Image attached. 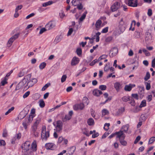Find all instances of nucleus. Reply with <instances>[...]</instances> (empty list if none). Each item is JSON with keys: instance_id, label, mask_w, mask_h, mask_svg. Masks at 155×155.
Returning <instances> with one entry per match:
<instances>
[{"instance_id": "f257e3e1", "label": "nucleus", "mask_w": 155, "mask_h": 155, "mask_svg": "<svg viewBox=\"0 0 155 155\" xmlns=\"http://www.w3.org/2000/svg\"><path fill=\"white\" fill-rule=\"evenodd\" d=\"M129 127V125L128 124L124 125L120 131L112 134L110 136H122L124 134V133L127 132Z\"/></svg>"}, {"instance_id": "f03ea898", "label": "nucleus", "mask_w": 155, "mask_h": 155, "mask_svg": "<svg viewBox=\"0 0 155 155\" xmlns=\"http://www.w3.org/2000/svg\"><path fill=\"white\" fill-rule=\"evenodd\" d=\"M128 24V21L127 20L124 21L122 18L119 22L118 25L119 29L121 33H123L125 30L126 27Z\"/></svg>"}, {"instance_id": "7ed1b4c3", "label": "nucleus", "mask_w": 155, "mask_h": 155, "mask_svg": "<svg viewBox=\"0 0 155 155\" xmlns=\"http://www.w3.org/2000/svg\"><path fill=\"white\" fill-rule=\"evenodd\" d=\"M22 152H25V154L27 155L28 154V151H31V143L29 141H26L25 143L21 146Z\"/></svg>"}, {"instance_id": "20e7f679", "label": "nucleus", "mask_w": 155, "mask_h": 155, "mask_svg": "<svg viewBox=\"0 0 155 155\" xmlns=\"http://www.w3.org/2000/svg\"><path fill=\"white\" fill-rule=\"evenodd\" d=\"M20 35L19 33H17L15 34L14 35L12 36L8 41L7 43V46L8 47H10L12 45L13 42L16 39H17Z\"/></svg>"}, {"instance_id": "39448f33", "label": "nucleus", "mask_w": 155, "mask_h": 155, "mask_svg": "<svg viewBox=\"0 0 155 155\" xmlns=\"http://www.w3.org/2000/svg\"><path fill=\"white\" fill-rule=\"evenodd\" d=\"M84 107V106L83 103H80V104H77L73 106V108L75 110H82Z\"/></svg>"}, {"instance_id": "423d86ee", "label": "nucleus", "mask_w": 155, "mask_h": 155, "mask_svg": "<svg viewBox=\"0 0 155 155\" xmlns=\"http://www.w3.org/2000/svg\"><path fill=\"white\" fill-rule=\"evenodd\" d=\"M137 0H128L126 3L130 6L136 7L137 6Z\"/></svg>"}, {"instance_id": "0eeeda50", "label": "nucleus", "mask_w": 155, "mask_h": 155, "mask_svg": "<svg viewBox=\"0 0 155 155\" xmlns=\"http://www.w3.org/2000/svg\"><path fill=\"white\" fill-rule=\"evenodd\" d=\"M120 3L118 2H115L111 7L112 11L113 12L117 11L120 7Z\"/></svg>"}, {"instance_id": "6e6552de", "label": "nucleus", "mask_w": 155, "mask_h": 155, "mask_svg": "<svg viewBox=\"0 0 155 155\" xmlns=\"http://www.w3.org/2000/svg\"><path fill=\"white\" fill-rule=\"evenodd\" d=\"M39 123L40 120H36L31 127L32 131L34 133V136H36L37 135V134H35L37 129L38 126L39 124Z\"/></svg>"}, {"instance_id": "1a4fd4ad", "label": "nucleus", "mask_w": 155, "mask_h": 155, "mask_svg": "<svg viewBox=\"0 0 155 155\" xmlns=\"http://www.w3.org/2000/svg\"><path fill=\"white\" fill-rule=\"evenodd\" d=\"M136 86L135 84H129L128 85H126L124 87V90L126 91H130L132 88L135 87Z\"/></svg>"}, {"instance_id": "9d476101", "label": "nucleus", "mask_w": 155, "mask_h": 155, "mask_svg": "<svg viewBox=\"0 0 155 155\" xmlns=\"http://www.w3.org/2000/svg\"><path fill=\"white\" fill-rule=\"evenodd\" d=\"M84 134L86 136H89V134L92 135V136L99 135L98 133L96 132L95 130H94L93 131H90L89 134L88 131H86L85 132H84Z\"/></svg>"}, {"instance_id": "9b49d317", "label": "nucleus", "mask_w": 155, "mask_h": 155, "mask_svg": "<svg viewBox=\"0 0 155 155\" xmlns=\"http://www.w3.org/2000/svg\"><path fill=\"white\" fill-rule=\"evenodd\" d=\"M79 58L75 56L72 59L71 64L72 66H75L79 63Z\"/></svg>"}, {"instance_id": "f8f14e48", "label": "nucleus", "mask_w": 155, "mask_h": 155, "mask_svg": "<svg viewBox=\"0 0 155 155\" xmlns=\"http://www.w3.org/2000/svg\"><path fill=\"white\" fill-rule=\"evenodd\" d=\"M102 21L100 19H98L96 21L95 24V27L96 30H98L103 27V26L102 25Z\"/></svg>"}, {"instance_id": "ddd939ff", "label": "nucleus", "mask_w": 155, "mask_h": 155, "mask_svg": "<svg viewBox=\"0 0 155 155\" xmlns=\"http://www.w3.org/2000/svg\"><path fill=\"white\" fill-rule=\"evenodd\" d=\"M45 147L47 150H54L55 147V145L51 143H48L45 144Z\"/></svg>"}, {"instance_id": "4468645a", "label": "nucleus", "mask_w": 155, "mask_h": 155, "mask_svg": "<svg viewBox=\"0 0 155 155\" xmlns=\"http://www.w3.org/2000/svg\"><path fill=\"white\" fill-rule=\"evenodd\" d=\"M49 131L48 130H46L45 126L43 127L41 131V136H49Z\"/></svg>"}, {"instance_id": "2eb2a0df", "label": "nucleus", "mask_w": 155, "mask_h": 155, "mask_svg": "<svg viewBox=\"0 0 155 155\" xmlns=\"http://www.w3.org/2000/svg\"><path fill=\"white\" fill-rule=\"evenodd\" d=\"M57 126L56 129L58 131H59L61 130L62 128L63 124L62 121L61 120H58L57 122Z\"/></svg>"}, {"instance_id": "dca6fc26", "label": "nucleus", "mask_w": 155, "mask_h": 155, "mask_svg": "<svg viewBox=\"0 0 155 155\" xmlns=\"http://www.w3.org/2000/svg\"><path fill=\"white\" fill-rule=\"evenodd\" d=\"M118 52L117 48L116 47L113 48L112 49L110 53V56L113 57L115 56L117 54Z\"/></svg>"}, {"instance_id": "f3484780", "label": "nucleus", "mask_w": 155, "mask_h": 155, "mask_svg": "<svg viewBox=\"0 0 155 155\" xmlns=\"http://www.w3.org/2000/svg\"><path fill=\"white\" fill-rule=\"evenodd\" d=\"M55 26L52 21H50L45 25V28L47 30H49L53 28Z\"/></svg>"}, {"instance_id": "a211bd4d", "label": "nucleus", "mask_w": 155, "mask_h": 155, "mask_svg": "<svg viewBox=\"0 0 155 155\" xmlns=\"http://www.w3.org/2000/svg\"><path fill=\"white\" fill-rule=\"evenodd\" d=\"M125 136H117V138L119 139L121 144L124 146H125L127 144V142L124 139Z\"/></svg>"}, {"instance_id": "6ab92c4d", "label": "nucleus", "mask_w": 155, "mask_h": 155, "mask_svg": "<svg viewBox=\"0 0 155 155\" xmlns=\"http://www.w3.org/2000/svg\"><path fill=\"white\" fill-rule=\"evenodd\" d=\"M102 94L103 92L97 89H94L93 91V94L96 96H99Z\"/></svg>"}, {"instance_id": "aec40b11", "label": "nucleus", "mask_w": 155, "mask_h": 155, "mask_svg": "<svg viewBox=\"0 0 155 155\" xmlns=\"http://www.w3.org/2000/svg\"><path fill=\"white\" fill-rule=\"evenodd\" d=\"M37 82V80L36 78H33L29 81L28 83V85L29 87H32Z\"/></svg>"}, {"instance_id": "412c9836", "label": "nucleus", "mask_w": 155, "mask_h": 155, "mask_svg": "<svg viewBox=\"0 0 155 155\" xmlns=\"http://www.w3.org/2000/svg\"><path fill=\"white\" fill-rule=\"evenodd\" d=\"M121 84L119 82H116L114 84V87L117 92H118L120 89Z\"/></svg>"}, {"instance_id": "4be33fe9", "label": "nucleus", "mask_w": 155, "mask_h": 155, "mask_svg": "<svg viewBox=\"0 0 155 155\" xmlns=\"http://www.w3.org/2000/svg\"><path fill=\"white\" fill-rule=\"evenodd\" d=\"M136 24V21L134 20H133L130 25V26L129 28V30H131L132 31H134L135 29L134 26Z\"/></svg>"}, {"instance_id": "5701e85b", "label": "nucleus", "mask_w": 155, "mask_h": 155, "mask_svg": "<svg viewBox=\"0 0 155 155\" xmlns=\"http://www.w3.org/2000/svg\"><path fill=\"white\" fill-rule=\"evenodd\" d=\"M26 116V114L23 111L21 112L19 114L17 118L18 119L22 120Z\"/></svg>"}, {"instance_id": "b1692460", "label": "nucleus", "mask_w": 155, "mask_h": 155, "mask_svg": "<svg viewBox=\"0 0 155 155\" xmlns=\"http://www.w3.org/2000/svg\"><path fill=\"white\" fill-rule=\"evenodd\" d=\"M26 68H23L20 71L18 74V77H21L23 76L25 74L26 72Z\"/></svg>"}, {"instance_id": "393cba45", "label": "nucleus", "mask_w": 155, "mask_h": 155, "mask_svg": "<svg viewBox=\"0 0 155 155\" xmlns=\"http://www.w3.org/2000/svg\"><path fill=\"white\" fill-rule=\"evenodd\" d=\"M37 150V145L35 143L33 142L31 147V151L30 153L36 151Z\"/></svg>"}, {"instance_id": "a878e982", "label": "nucleus", "mask_w": 155, "mask_h": 155, "mask_svg": "<svg viewBox=\"0 0 155 155\" xmlns=\"http://www.w3.org/2000/svg\"><path fill=\"white\" fill-rule=\"evenodd\" d=\"M7 80L8 79L6 77L2 78L1 79V85L3 86L7 84L8 83Z\"/></svg>"}, {"instance_id": "bb28decb", "label": "nucleus", "mask_w": 155, "mask_h": 155, "mask_svg": "<svg viewBox=\"0 0 155 155\" xmlns=\"http://www.w3.org/2000/svg\"><path fill=\"white\" fill-rule=\"evenodd\" d=\"M53 3H54V2L52 1H49L48 2L44 3L42 4V5L43 7H45L47 6L50 5L52 4Z\"/></svg>"}, {"instance_id": "cd10ccee", "label": "nucleus", "mask_w": 155, "mask_h": 155, "mask_svg": "<svg viewBox=\"0 0 155 155\" xmlns=\"http://www.w3.org/2000/svg\"><path fill=\"white\" fill-rule=\"evenodd\" d=\"M88 124L89 126L93 125L94 124V120L91 118H89L87 121Z\"/></svg>"}, {"instance_id": "c85d7f7f", "label": "nucleus", "mask_w": 155, "mask_h": 155, "mask_svg": "<svg viewBox=\"0 0 155 155\" xmlns=\"http://www.w3.org/2000/svg\"><path fill=\"white\" fill-rule=\"evenodd\" d=\"M125 109L124 107H121L118 110V111L116 112L117 115H119L123 113L125 111Z\"/></svg>"}, {"instance_id": "c756f323", "label": "nucleus", "mask_w": 155, "mask_h": 155, "mask_svg": "<svg viewBox=\"0 0 155 155\" xmlns=\"http://www.w3.org/2000/svg\"><path fill=\"white\" fill-rule=\"evenodd\" d=\"M145 84L146 86V89L147 90H149L151 88L150 81H148V82H145Z\"/></svg>"}, {"instance_id": "7c9ffc66", "label": "nucleus", "mask_w": 155, "mask_h": 155, "mask_svg": "<svg viewBox=\"0 0 155 155\" xmlns=\"http://www.w3.org/2000/svg\"><path fill=\"white\" fill-rule=\"evenodd\" d=\"M76 149V147L74 146H73L71 147L69 149V154L72 155Z\"/></svg>"}, {"instance_id": "2f4dec72", "label": "nucleus", "mask_w": 155, "mask_h": 155, "mask_svg": "<svg viewBox=\"0 0 155 155\" xmlns=\"http://www.w3.org/2000/svg\"><path fill=\"white\" fill-rule=\"evenodd\" d=\"M75 5H74V6H77V9H78L79 10H82L83 7V6L82 5L81 3V2H80V3L78 4H77V3H76V2L75 3Z\"/></svg>"}, {"instance_id": "473e14b6", "label": "nucleus", "mask_w": 155, "mask_h": 155, "mask_svg": "<svg viewBox=\"0 0 155 155\" xmlns=\"http://www.w3.org/2000/svg\"><path fill=\"white\" fill-rule=\"evenodd\" d=\"M130 97L129 96H124L121 98L122 100L124 102H127L130 100Z\"/></svg>"}, {"instance_id": "72a5a7b5", "label": "nucleus", "mask_w": 155, "mask_h": 155, "mask_svg": "<svg viewBox=\"0 0 155 155\" xmlns=\"http://www.w3.org/2000/svg\"><path fill=\"white\" fill-rule=\"evenodd\" d=\"M140 106H136L132 110V111L134 113H137L140 111Z\"/></svg>"}, {"instance_id": "f704fd0d", "label": "nucleus", "mask_w": 155, "mask_h": 155, "mask_svg": "<svg viewBox=\"0 0 155 155\" xmlns=\"http://www.w3.org/2000/svg\"><path fill=\"white\" fill-rule=\"evenodd\" d=\"M21 136H15L11 140V143L12 144H14L15 143V141H16L17 139L18 140L19 139L21 138Z\"/></svg>"}, {"instance_id": "c9c22d12", "label": "nucleus", "mask_w": 155, "mask_h": 155, "mask_svg": "<svg viewBox=\"0 0 155 155\" xmlns=\"http://www.w3.org/2000/svg\"><path fill=\"white\" fill-rule=\"evenodd\" d=\"M87 13V12H85L83 14L81 17L79 18V20L80 21H83L85 18Z\"/></svg>"}, {"instance_id": "e433bc0d", "label": "nucleus", "mask_w": 155, "mask_h": 155, "mask_svg": "<svg viewBox=\"0 0 155 155\" xmlns=\"http://www.w3.org/2000/svg\"><path fill=\"white\" fill-rule=\"evenodd\" d=\"M146 106V101L145 100H143L141 102L139 106H140V107L142 108V107H145Z\"/></svg>"}, {"instance_id": "4c0bfd02", "label": "nucleus", "mask_w": 155, "mask_h": 155, "mask_svg": "<svg viewBox=\"0 0 155 155\" xmlns=\"http://www.w3.org/2000/svg\"><path fill=\"white\" fill-rule=\"evenodd\" d=\"M35 109L34 108H32L31 110L30 117H31L32 118H33L35 116Z\"/></svg>"}, {"instance_id": "58836bf2", "label": "nucleus", "mask_w": 155, "mask_h": 155, "mask_svg": "<svg viewBox=\"0 0 155 155\" xmlns=\"http://www.w3.org/2000/svg\"><path fill=\"white\" fill-rule=\"evenodd\" d=\"M71 118V116L68 115H65L64 117L62 118V120L63 122H65L67 120H70Z\"/></svg>"}, {"instance_id": "ea45409f", "label": "nucleus", "mask_w": 155, "mask_h": 155, "mask_svg": "<svg viewBox=\"0 0 155 155\" xmlns=\"http://www.w3.org/2000/svg\"><path fill=\"white\" fill-rule=\"evenodd\" d=\"M109 114V111L106 109H103L102 111V116L108 115Z\"/></svg>"}, {"instance_id": "a19ab883", "label": "nucleus", "mask_w": 155, "mask_h": 155, "mask_svg": "<svg viewBox=\"0 0 155 155\" xmlns=\"http://www.w3.org/2000/svg\"><path fill=\"white\" fill-rule=\"evenodd\" d=\"M155 141V137L153 136L151 137L149 140L148 144H151L153 143Z\"/></svg>"}, {"instance_id": "79ce46f5", "label": "nucleus", "mask_w": 155, "mask_h": 155, "mask_svg": "<svg viewBox=\"0 0 155 155\" xmlns=\"http://www.w3.org/2000/svg\"><path fill=\"white\" fill-rule=\"evenodd\" d=\"M110 68V63H107L105 65L104 67V71H107L109 70Z\"/></svg>"}, {"instance_id": "37998d69", "label": "nucleus", "mask_w": 155, "mask_h": 155, "mask_svg": "<svg viewBox=\"0 0 155 155\" xmlns=\"http://www.w3.org/2000/svg\"><path fill=\"white\" fill-rule=\"evenodd\" d=\"M152 37L150 34H148L146 35L145 38V40L146 41H149L151 38Z\"/></svg>"}, {"instance_id": "c03bdc74", "label": "nucleus", "mask_w": 155, "mask_h": 155, "mask_svg": "<svg viewBox=\"0 0 155 155\" xmlns=\"http://www.w3.org/2000/svg\"><path fill=\"white\" fill-rule=\"evenodd\" d=\"M46 65V64L45 62H42L40 64L39 66V68L40 69L42 70L45 67Z\"/></svg>"}, {"instance_id": "a18cd8bd", "label": "nucleus", "mask_w": 155, "mask_h": 155, "mask_svg": "<svg viewBox=\"0 0 155 155\" xmlns=\"http://www.w3.org/2000/svg\"><path fill=\"white\" fill-rule=\"evenodd\" d=\"M39 105L41 108L44 107L45 106V103L43 100H40L39 101Z\"/></svg>"}, {"instance_id": "49530a36", "label": "nucleus", "mask_w": 155, "mask_h": 155, "mask_svg": "<svg viewBox=\"0 0 155 155\" xmlns=\"http://www.w3.org/2000/svg\"><path fill=\"white\" fill-rule=\"evenodd\" d=\"M129 103L130 104L131 106H134L135 105V102L134 100L130 98V100L129 101Z\"/></svg>"}, {"instance_id": "de8ad7c7", "label": "nucleus", "mask_w": 155, "mask_h": 155, "mask_svg": "<svg viewBox=\"0 0 155 155\" xmlns=\"http://www.w3.org/2000/svg\"><path fill=\"white\" fill-rule=\"evenodd\" d=\"M50 85L51 84L50 83H48L45 84L42 88L41 91H45Z\"/></svg>"}, {"instance_id": "09e8293b", "label": "nucleus", "mask_w": 155, "mask_h": 155, "mask_svg": "<svg viewBox=\"0 0 155 155\" xmlns=\"http://www.w3.org/2000/svg\"><path fill=\"white\" fill-rule=\"evenodd\" d=\"M83 103L88 104L89 103V100L88 98L86 97H84L83 98L82 100Z\"/></svg>"}, {"instance_id": "8fccbe9b", "label": "nucleus", "mask_w": 155, "mask_h": 155, "mask_svg": "<svg viewBox=\"0 0 155 155\" xmlns=\"http://www.w3.org/2000/svg\"><path fill=\"white\" fill-rule=\"evenodd\" d=\"M140 33L138 31H136L135 32L134 36L136 38H139L140 37Z\"/></svg>"}, {"instance_id": "3c124183", "label": "nucleus", "mask_w": 155, "mask_h": 155, "mask_svg": "<svg viewBox=\"0 0 155 155\" xmlns=\"http://www.w3.org/2000/svg\"><path fill=\"white\" fill-rule=\"evenodd\" d=\"M150 74L149 72H147L146 73V75L144 78V79L145 81H147L150 78Z\"/></svg>"}, {"instance_id": "603ef678", "label": "nucleus", "mask_w": 155, "mask_h": 155, "mask_svg": "<svg viewBox=\"0 0 155 155\" xmlns=\"http://www.w3.org/2000/svg\"><path fill=\"white\" fill-rule=\"evenodd\" d=\"M99 89L102 91H105L106 90L107 86L104 85H101L99 86Z\"/></svg>"}, {"instance_id": "864d4df0", "label": "nucleus", "mask_w": 155, "mask_h": 155, "mask_svg": "<svg viewBox=\"0 0 155 155\" xmlns=\"http://www.w3.org/2000/svg\"><path fill=\"white\" fill-rule=\"evenodd\" d=\"M107 57V56L106 54H103L100 56L98 59V61H100L103 59H106Z\"/></svg>"}, {"instance_id": "5fc2aeb1", "label": "nucleus", "mask_w": 155, "mask_h": 155, "mask_svg": "<svg viewBox=\"0 0 155 155\" xmlns=\"http://www.w3.org/2000/svg\"><path fill=\"white\" fill-rule=\"evenodd\" d=\"M101 33L100 32H98L96 33V42H98L99 41V35H101Z\"/></svg>"}, {"instance_id": "6e6d98bb", "label": "nucleus", "mask_w": 155, "mask_h": 155, "mask_svg": "<svg viewBox=\"0 0 155 155\" xmlns=\"http://www.w3.org/2000/svg\"><path fill=\"white\" fill-rule=\"evenodd\" d=\"M15 109V107H12L10 109H9L5 113V115H7L9 114L13 110Z\"/></svg>"}, {"instance_id": "4d7b16f0", "label": "nucleus", "mask_w": 155, "mask_h": 155, "mask_svg": "<svg viewBox=\"0 0 155 155\" xmlns=\"http://www.w3.org/2000/svg\"><path fill=\"white\" fill-rule=\"evenodd\" d=\"M110 126V124L109 123H106L104 124V129L105 130H107L109 128V127Z\"/></svg>"}, {"instance_id": "13d9d810", "label": "nucleus", "mask_w": 155, "mask_h": 155, "mask_svg": "<svg viewBox=\"0 0 155 155\" xmlns=\"http://www.w3.org/2000/svg\"><path fill=\"white\" fill-rule=\"evenodd\" d=\"M77 54L79 56H80L82 54V50L81 48H78L76 50Z\"/></svg>"}, {"instance_id": "bf43d9fd", "label": "nucleus", "mask_w": 155, "mask_h": 155, "mask_svg": "<svg viewBox=\"0 0 155 155\" xmlns=\"http://www.w3.org/2000/svg\"><path fill=\"white\" fill-rule=\"evenodd\" d=\"M143 51L145 53V55L146 56H150V53L147 50L145 49H143Z\"/></svg>"}, {"instance_id": "052dcab7", "label": "nucleus", "mask_w": 155, "mask_h": 155, "mask_svg": "<svg viewBox=\"0 0 155 155\" xmlns=\"http://www.w3.org/2000/svg\"><path fill=\"white\" fill-rule=\"evenodd\" d=\"M147 99L148 102L151 101L152 99V95L151 94L148 95L147 97Z\"/></svg>"}, {"instance_id": "680f3d73", "label": "nucleus", "mask_w": 155, "mask_h": 155, "mask_svg": "<svg viewBox=\"0 0 155 155\" xmlns=\"http://www.w3.org/2000/svg\"><path fill=\"white\" fill-rule=\"evenodd\" d=\"M23 7V5H21L17 6L15 9V12H18L19 10H21Z\"/></svg>"}, {"instance_id": "e2e57ef3", "label": "nucleus", "mask_w": 155, "mask_h": 155, "mask_svg": "<svg viewBox=\"0 0 155 155\" xmlns=\"http://www.w3.org/2000/svg\"><path fill=\"white\" fill-rule=\"evenodd\" d=\"M108 27H107L103 28L101 31V33H105L107 32L108 31Z\"/></svg>"}, {"instance_id": "0e129e2a", "label": "nucleus", "mask_w": 155, "mask_h": 155, "mask_svg": "<svg viewBox=\"0 0 155 155\" xmlns=\"http://www.w3.org/2000/svg\"><path fill=\"white\" fill-rule=\"evenodd\" d=\"M67 78V76L66 75H64L62 76L61 79V82L63 83L64 82Z\"/></svg>"}, {"instance_id": "69168bd1", "label": "nucleus", "mask_w": 155, "mask_h": 155, "mask_svg": "<svg viewBox=\"0 0 155 155\" xmlns=\"http://www.w3.org/2000/svg\"><path fill=\"white\" fill-rule=\"evenodd\" d=\"M30 94V92L29 91H27L24 94L23 96V98H25L27 97Z\"/></svg>"}, {"instance_id": "338daca9", "label": "nucleus", "mask_w": 155, "mask_h": 155, "mask_svg": "<svg viewBox=\"0 0 155 155\" xmlns=\"http://www.w3.org/2000/svg\"><path fill=\"white\" fill-rule=\"evenodd\" d=\"M46 30H47L46 28H41L39 31V34H42L44 32L46 31Z\"/></svg>"}, {"instance_id": "774afa93", "label": "nucleus", "mask_w": 155, "mask_h": 155, "mask_svg": "<svg viewBox=\"0 0 155 155\" xmlns=\"http://www.w3.org/2000/svg\"><path fill=\"white\" fill-rule=\"evenodd\" d=\"M65 16V14L63 12L61 11L59 13V16L61 18H63Z\"/></svg>"}]
</instances>
